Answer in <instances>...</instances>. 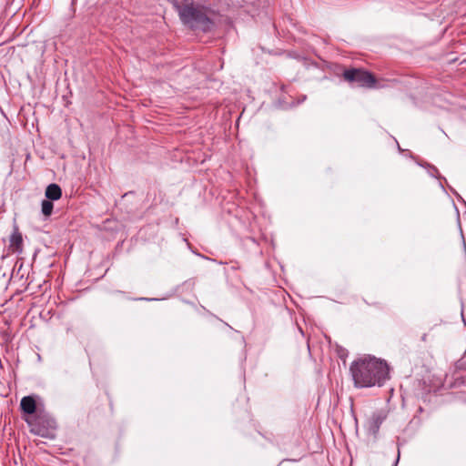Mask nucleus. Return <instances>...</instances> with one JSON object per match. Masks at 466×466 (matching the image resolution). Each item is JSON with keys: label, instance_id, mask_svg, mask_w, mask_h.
Segmentation results:
<instances>
[{"label": "nucleus", "instance_id": "1", "mask_svg": "<svg viewBox=\"0 0 466 466\" xmlns=\"http://www.w3.org/2000/svg\"><path fill=\"white\" fill-rule=\"evenodd\" d=\"M350 370L355 386L359 388L381 385L389 375L387 363L370 357L353 361Z\"/></svg>", "mask_w": 466, "mask_h": 466}, {"label": "nucleus", "instance_id": "8", "mask_svg": "<svg viewBox=\"0 0 466 466\" xmlns=\"http://www.w3.org/2000/svg\"><path fill=\"white\" fill-rule=\"evenodd\" d=\"M27 423L29 424L30 428H31V432L35 434V435H38V436H41V437H49V432H48V430L45 427H42L40 425V421L39 420H35V421H29V420H26Z\"/></svg>", "mask_w": 466, "mask_h": 466}, {"label": "nucleus", "instance_id": "4", "mask_svg": "<svg viewBox=\"0 0 466 466\" xmlns=\"http://www.w3.org/2000/svg\"><path fill=\"white\" fill-rule=\"evenodd\" d=\"M386 418L387 412L384 410L374 412L368 420L369 431L372 434H376L379 431L381 423L385 420Z\"/></svg>", "mask_w": 466, "mask_h": 466}, {"label": "nucleus", "instance_id": "7", "mask_svg": "<svg viewBox=\"0 0 466 466\" xmlns=\"http://www.w3.org/2000/svg\"><path fill=\"white\" fill-rule=\"evenodd\" d=\"M46 198L49 200H58L62 196L61 187L57 184H50L46 188Z\"/></svg>", "mask_w": 466, "mask_h": 466}, {"label": "nucleus", "instance_id": "2", "mask_svg": "<svg viewBox=\"0 0 466 466\" xmlns=\"http://www.w3.org/2000/svg\"><path fill=\"white\" fill-rule=\"evenodd\" d=\"M176 9L182 23L191 29L208 32L214 27V21L210 17L212 12L203 5L195 4L179 5L177 4Z\"/></svg>", "mask_w": 466, "mask_h": 466}, {"label": "nucleus", "instance_id": "9", "mask_svg": "<svg viewBox=\"0 0 466 466\" xmlns=\"http://www.w3.org/2000/svg\"><path fill=\"white\" fill-rule=\"evenodd\" d=\"M41 208H42V213L46 217H49L52 214L53 208H54V205L52 203V200H49V199L43 200Z\"/></svg>", "mask_w": 466, "mask_h": 466}, {"label": "nucleus", "instance_id": "6", "mask_svg": "<svg viewBox=\"0 0 466 466\" xmlns=\"http://www.w3.org/2000/svg\"><path fill=\"white\" fill-rule=\"evenodd\" d=\"M20 409L25 414L32 415L36 410V401L33 396H25L20 401Z\"/></svg>", "mask_w": 466, "mask_h": 466}, {"label": "nucleus", "instance_id": "10", "mask_svg": "<svg viewBox=\"0 0 466 466\" xmlns=\"http://www.w3.org/2000/svg\"><path fill=\"white\" fill-rule=\"evenodd\" d=\"M426 337H427V336H426V334H424V335L422 336V338H421V339H422V340H423V341H426Z\"/></svg>", "mask_w": 466, "mask_h": 466}, {"label": "nucleus", "instance_id": "3", "mask_svg": "<svg viewBox=\"0 0 466 466\" xmlns=\"http://www.w3.org/2000/svg\"><path fill=\"white\" fill-rule=\"evenodd\" d=\"M343 77L346 81L356 82L359 86L372 88L376 86L375 76L363 69L350 68L343 72Z\"/></svg>", "mask_w": 466, "mask_h": 466}, {"label": "nucleus", "instance_id": "5", "mask_svg": "<svg viewBox=\"0 0 466 466\" xmlns=\"http://www.w3.org/2000/svg\"><path fill=\"white\" fill-rule=\"evenodd\" d=\"M9 248L13 252L21 253L23 251V236L18 228L15 227L9 239Z\"/></svg>", "mask_w": 466, "mask_h": 466}]
</instances>
